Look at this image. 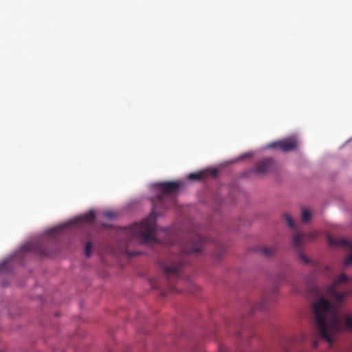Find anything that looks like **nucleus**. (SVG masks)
<instances>
[{
	"label": "nucleus",
	"mask_w": 352,
	"mask_h": 352,
	"mask_svg": "<svg viewBox=\"0 0 352 352\" xmlns=\"http://www.w3.org/2000/svg\"><path fill=\"white\" fill-rule=\"evenodd\" d=\"M351 278L346 274L336 276L328 285L324 291L333 301L331 302L324 297L316 300L312 305V322L315 331L320 338L329 343L333 342L332 336L341 330L352 331V314L346 313L338 319L336 313L347 298L351 290L347 287Z\"/></svg>",
	"instance_id": "f257e3e1"
},
{
	"label": "nucleus",
	"mask_w": 352,
	"mask_h": 352,
	"mask_svg": "<svg viewBox=\"0 0 352 352\" xmlns=\"http://www.w3.org/2000/svg\"><path fill=\"white\" fill-rule=\"evenodd\" d=\"M156 186L160 190L153 201V210L149 217L139 223H135L126 230L127 243L133 241L146 243L155 241L156 217L160 214V208L167 209L175 204V194L178 191L180 184L177 182L158 183Z\"/></svg>",
	"instance_id": "f03ea898"
},
{
	"label": "nucleus",
	"mask_w": 352,
	"mask_h": 352,
	"mask_svg": "<svg viewBox=\"0 0 352 352\" xmlns=\"http://www.w3.org/2000/svg\"><path fill=\"white\" fill-rule=\"evenodd\" d=\"M207 243V239L201 236L199 233L188 234L182 243L180 254L173 258L170 264L163 267V272L167 281L170 283L172 278L176 279L179 277L182 266L186 263L185 258L186 256L201 254Z\"/></svg>",
	"instance_id": "7ed1b4c3"
},
{
	"label": "nucleus",
	"mask_w": 352,
	"mask_h": 352,
	"mask_svg": "<svg viewBox=\"0 0 352 352\" xmlns=\"http://www.w3.org/2000/svg\"><path fill=\"white\" fill-rule=\"evenodd\" d=\"M328 244L331 248H341L349 251V255L345 258L344 265L345 266L352 265V243L345 238L336 239L327 235Z\"/></svg>",
	"instance_id": "20e7f679"
},
{
	"label": "nucleus",
	"mask_w": 352,
	"mask_h": 352,
	"mask_svg": "<svg viewBox=\"0 0 352 352\" xmlns=\"http://www.w3.org/2000/svg\"><path fill=\"white\" fill-rule=\"evenodd\" d=\"M298 141L296 138L292 136L281 140L272 142L267 147L269 148H278L283 152H289L297 149Z\"/></svg>",
	"instance_id": "39448f33"
},
{
	"label": "nucleus",
	"mask_w": 352,
	"mask_h": 352,
	"mask_svg": "<svg viewBox=\"0 0 352 352\" xmlns=\"http://www.w3.org/2000/svg\"><path fill=\"white\" fill-rule=\"evenodd\" d=\"M95 220V214L93 211H89L85 215L78 217L74 220H72V221L69 222L68 224L60 226L57 228H53L50 231V234L52 235L54 233L58 232L59 230H62L63 228L67 227L69 225H78V224H85V223H91L94 222Z\"/></svg>",
	"instance_id": "423d86ee"
},
{
	"label": "nucleus",
	"mask_w": 352,
	"mask_h": 352,
	"mask_svg": "<svg viewBox=\"0 0 352 352\" xmlns=\"http://www.w3.org/2000/svg\"><path fill=\"white\" fill-rule=\"evenodd\" d=\"M317 236V233L314 231L307 233L298 232L293 237V243L297 249H300L307 242L314 240Z\"/></svg>",
	"instance_id": "0eeeda50"
},
{
	"label": "nucleus",
	"mask_w": 352,
	"mask_h": 352,
	"mask_svg": "<svg viewBox=\"0 0 352 352\" xmlns=\"http://www.w3.org/2000/svg\"><path fill=\"white\" fill-rule=\"evenodd\" d=\"M274 164V161L273 159L264 158L257 162L252 172L258 175H263L272 168Z\"/></svg>",
	"instance_id": "6e6552de"
},
{
	"label": "nucleus",
	"mask_w": 352,
	"mask_h": 352,
	"mask_svg": "<svg viewBox=\"0 0 352 352\" xmlns=\"http://www.w3.org/2000/svg\"><path fill=\"white\" fill-rule=\"evenodd\" d=\"M209 175H212L213 176H216L217 170H204L196 173H190L188 176V178L192 181H201L204 179L205 177L208 176Z\"/></svg>",
	"instance_id": "1a4fd4ad"
},
{
	"label": "nucleus",
	"mask_w": 352,
	"mask_h": 352,
	"mask_svg": "<svg viewBox=\"0 0 352 352\" xmlns=\"http://www.w3.org/2000/svg\"><path fill=\"white\" fill-rule=\"evenodd\" d=\"M22 250L24 252H36L43 256H49L50 254L45 250V248L41 245H36L34 243H28L24 244L22 247Z\"/></svg>",
	"instance_id": "9d476101"
},
{
	"label": "nucleus",
	"mask_w": 352,
	"mask_h": 352,
	"mask_svg": "<svg viewBox=\"0 0 352 352\" xmlns=\"http://www.w3.org/2000/svg\"><path fill=\"white\" fill-rule=\"evenodd\" d=\"M276 247H261L260 248L261 253L265 256L270 257L274 254L276 252Z\"/></svg>",
	"instance_id": "9b49d317"
},
{
	"label": "nucleus",
	"mask_w": 352,
	"mask_h": 352,
	"mask_svg": "<svg viewBox=\"0 0 352 352\" xmlns=\"http://www.w3.org/2000/svg\"><path fill=\"white\" fill-rule=\"evenodd\" d=\"M311 217V213L309 210L303 209L302 213V221L303 222H308Z\"/></svg>",
	"instance_id": "f8f14e48"
},
{
	"label": "nucleus",
	"mask_w": 352,
	"mask_h": 352,
	"mask_svg": "<svg viewBox=\"0 0 352 352\" xmlns=\"http://www.w3.org/2000/svg\"><path fill=\"white\" fill-rule=\"evenodd\" d=\"M284 218L287 223V225L292 228H295V224L292 220V218L290 215L286 214L284 215Z\"/></svg>",
	"instance_id": "ddd939ff"
},
{
	"label": "nucleus",
	"mask_w": 352,
	"mask_h": 352,
	"mask_svg": "<svg viewBox=\"0 0 352 352\" xmlns=\"http://www.w3.org/2000/svg\"><path fill=\"white\" fill-rule=\"evenodd\" d=\"M91 253V243L88 242V243H87L86 246H85V254L86 256L89 257V256H90Z\"/></svg>",
	"instance_id": "4468645a"
},
{
	"label": "nucleus",
	"mask_w": 352,
	"mask_h": 352,
	"mask_svg": "<svg viewBox=\"0 0 352 352\" xmlns=\"http://www.w3.org/2000/svg\"><path fill=\"white\" fill-rule=\"evenodd\" d=\"M103 216L108 219H111L115 217V214L112 211H105L103 213Z\"/></svg>",
	"instance_id": "2eb2a0df"
},
{
	"label": "nucleus",
	"mask_w": 352,
	"mask_h": 352,
	"mask_svg": "<svg viewBox=\"0 0 352 352\" xmlns=\"http://www.w3.org/2000/svg\"><path fill=\"white\" fill-rule=\"evenodd\" d=\"M299 256H300V258H301V260L305 263H308V258L302 254V253H300L299 254Z\"/></svg>",
	"instance_id": "dca6fc26"
},
{
	"label": "nucleus",
	"mask_w": 352,
	"mask_h": 352,
	"mask_svg": "<svg viewBox=\"0 0 352 352\" xmlns=\"http://www.w3.org/2000/svg\"><path fill=\"white\" fill-rule=\"evenodd\" d=\"M6 264V263L0 264V270H2Z\"/></svg>",
	"instance_id": "f3484780"
},
{
	"label": "nucleus",
	"mask_w": 352,
	"mask_h": 352,
	"mask_svg": "<svg viewBox=\"0 0 352 352\" xmlns=\"http://www.w3.org/2000/svg\"><path fill=\"white\" fill-rule=\"evenodd\" d=\"M318 346V342L316 340H315L314 342H313V346L314 347H317Z\"/></svg>",
	"instance_id": "a211bd4d"
},
{
	"label": "nucleus",
	"mask_w": 352,
	"mask_h": 352,
	"mask_svg": "<svg viewBox=\"0 0 352 352\" xmlns=\"http://www.w3.org/2000/svg\"><path fill=\"white\" fill-rule=\"evenodd\" d=\"M259 309H265L264 305L263 303L260 305Z\"/></svg>",
	"instance_id": "6ab92c4d"
}]
</instances>
